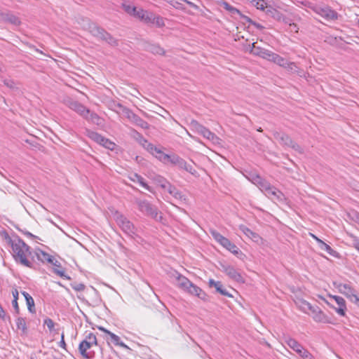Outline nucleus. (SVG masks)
<instances>
[{"label": "nucleus", "mask_w": 359, "mask_h": 359, "mask_svg": "<svg viewBox=\"0 0 359 359\" xmlns=\"http://www.w3.org/2000/svg\"><path fill=\"white\" fill-rule=\"evenodd\" d=\"M145 11H144L142 8H140L139 10L136 9V11L135 12V13L133 14V16L142 20V18H144V14Z\"/></svg>", "instance_id": "052dcab7"}, {"label": "nucleus", "mask_w": 359, "mask_h": 359, "mask_svg": "<svg viewBox=\"0 0 359 359\" xmlns=\"http://www.w3.org/2000/svg\"><path fill=\"white\" fill-rule=\"evenodd\" d=\"M161 187L163 189H167L168 191L176 198L181 199L182 198V194L172 185L166 182L165 179L162 178L159 181Z\"/></svg>", "instance_id": "f3484780"}, {"label": "nucleus", "mask_w": 359, "mask_h": 359, "mask_svg": "<svg viewBox=\"0 0 359 359\" xmlns=\"http://www.w3.org/2000/svg\"><path fill=\"white\" fill-rule=\"evenodd\" d=\"M285 343L287 345L297 353L299 355L302 354V353L305 350V348L294 339L288 337L285 339Z\"/></svg>", "instance_id": "aec40b11"}, {"label": "nucleus", "mask_w": 359, "mask_h": 359, "mask_svg": "<svg viewBox=\"0 0 359 359\" xmlns=\"http://www.w3.org/2000/svg\"><path fill=\"white\" fill-rule=\"evenodd\" d=\"M86 135L98 144H100L101 141H103V136L89 129H86Z\"/></svg>", "instance_id": "7c9ffc66"}, {"label": "nucleus", "mask_w": 359, "mask_h": 359, "mask_svg": "<svg viewBox=\"0 0 359 359\" xmlns=\"http://www.w3.org/2000/svg\"><path fill=\"white\" fill-rule=\"evenodd\" d=\"M152 24H156L158 27H162L165 25L163 18L156 15L154 20L152 21Z\"/></svg>", "instance_id": "4d7b16f0"}, {"label": "nucleus", "mask_w": 359, "mask_h": 359, "mask_svg": "<svg viewBox=\"0 0 359 359\" xmlns=\"http://www.w3.org/2000/svg\"><path fill=\"white\" fill-rule=\"evenodd\" d=\"M313 315V318L316 322L325 323L327 322V316L322 311V310L318 306H312L311 309L309 310Z\"/></svg>", "instance_id": "4468645a"}, {"label": "nucleus", "mask_w": 359, "mask_h": 359, "mask_svg": "<svg viewBox=\"0 0 359 359\" xmlns=\"http://www.w3.org/2000/svg\"><path fill=\"white\" fill-rule=\"evenodd\" d=\"M168 154H165L162 151H161L159 149H157V151L155 152L154 156L157 158L160 161L163 162V163L166 164V158Z\"/></svg>", "instance_id": "a19ab883"}, {"label": "nucleus", "mask_w": 359, "mask_h": 359, "mask_svg": "<svg viewBox=\"0 0 359 359\" xmlns=\"http://www.w3.org/2000/svg\"><path fill=\"white\" fill-rule=\"evenodd\" d=\"M222 271H224L231 279L238 282L244 283L241 274L231 265H222Z\"/></svg>", "instance_id": "423d86ee"}, {"label": "nucleus", "mask_w": 359, "mask_h": 359, "mask_svg": "<svg viewBox=\"0 0 359 359\" xmlns=\"http://www.w3.org/2000/svg\"><path fill=\"white\" fill-rule=\"evenodd\" d=\"M0 20L15 26H20L21 25L20 19L11 11L0 13Z\"/></svg>", "instance_id": "0eeeda50"}, {"label": "nucleus", "mask_w": 359, "mask_h": 359, "mask_svg": "<svg viewBox=\"0 0 359 359\" xmlns=\"http://www.w3.org/2000/svg\"><path fill=\"white\" fill-rule=\"evenodd\" d=\"M203 136L205 138L212 141L215 144L219 143V138L215 133L209 130L208 128L206 129V130L204 131Z\"/></svg>", "instance_id": "c9c22d12"}, {"label": "nucleus", "mask_w": 359, "mask_h": 359, "mask_svg": "<svg viewBox=\"0 0 359 359\" xmlns=\"http://www.w3.org/2000/svg\"><path fill=\"white\" fill-rule=\"evenodd\" d=\"M154 19L155 15L146 11L142 20L144 21L146 23H152V21L154 20Z\"/></svg>", "instance_id": "c03bdc74"}, {"label": "nucleus", "mask_w": 359, "mask_h": 359, "mask_svg": "<svg viewBox=\"0 0 359 359\" xmlns=\"http://www.w3.org/2000/svg\"><path fill=\"white\" fill-rule=\"evenodd\" d=\"M317 12L327 20H336L338 19V13L330 7L319 8Z\"/></svg>", "instance_id": "9d476101"}, {"label": "nucleus", "mask_w": 359, "mask_h": 359, "mask_svg": "<svg viewBox=\"0 0 359 359\" xmlns=\"http://www.w3.org/2000/svg\"><path fill=\"white\" fill-rule=\"evenodd\" d=\"M348 216L352 221L359 224V212L358 211L352 210L348 213Z\"/></svg>", "instance_id": "de8ad7c7"}, {"label": "nucleus", "mask_w": 359, "mask_h": 359, "mask_svg": "<svg viewBox=\"0 0 359 359\" xmlns=\"http://www.w3.org/2000/svg\"><path fill=\"white\" fill-rule=\"evenodd\" d=\"M16 326L18 330H21L22 334H26L27 333L26 320L24 318L19 317L17 318Z\"/></svg>", "instance_id": "2f4dec72"}, {"label": "nucleus", "mask_w": 359, "mask_h": 359, "mask_svg": "<svg viewBox=\"0 0 359 359\" xmlns=\"http://www.w3.org/2000/svg\"><path fill=\"white\" fill-rule=\"evenodd\" d=\"M222 246L229 250L234 255L238 254V247L231 243L227 238L224 237L222 241L219 243Z\"/></svg>", "instance_id": "b1692460"}, {"label": "nucleus", "mask_w": 359, "mask_h": 359, "mask_svg": "<svg viewBox=\"0 0 359 359\" xmlns=\"http://www.w3.org/2000/svg\"><path fill=\"white\" fill-rule=\"evenodd\" d=\"M297 306L304 313H308L309 310L311 309V304L304 299H299L296 302Z\"/></svg>", "instance_id": "473e14b6"}, {"label": "nucleus", "mask_w": 359, "mask_h": 359, "mask_svg": "<svg viewBox=\"0 0 359 359\" xmlns=\"http://www.w3.org/2000/svg\"><path fill=\"white\" fill-rule=\"evenodd\" d=\"M179 157H180L179 156H177V154H172L170 155L168 154L167 156V158H166V164L170 163L173 165H175L176 162Z\"/></svg>", "instance_id": "8fccbe9b"}, {"label": "nucleus", "mask_w": 359, "mask_h": 359, "mask_svg": "<svg viewBox=\"0 0 359 359\" xmlns=\"http://www.w3.org/2000/svg\"><path fill=\"white\" fill-rule=\"evenodd\" d=\"M337 287L341 294H344L351 301L353 300V297L357 294L356 290L349 284L339 283L337 285Z\"/></svg>", "instance_id": "9b49d317"}, {"label": "nucleus", "mask_w": 359, "mask_h": 359, "mask_svg": "<svg viewBox=\"0 0 359 359\" xmlns=\"http://www.w3.org/2000/svg\"><path fill=\"white\" fill-rule=\"evenodd\" d=\"M176 285L178 287L186 291L189 286H191V282L185 276L177 273Z\"/></svg>", "instance_id": "4be33fe9"}, {"label": "nucleus", "mask_w": 359, "mask_h": 359, "mask_svg": "<svg viewBox=\"0 0 359 359\" xmlns=\"http://www.w3.org/2000/svg\"><path fill=\"white\" fill-rule=\"evenodd\" d=\"M93 344L87 342V341H82L79 346V350L81 355L86 359H91L94 356V352L88 351L92 347Z\"/></svg>", "instance_id": "f8f14e48"}, {"label": "nucleus", "mask_w": 359, "mask_h": 359, "mask_svg": "<svg viewBox=\"0 0 359 359\" xmlns=\"http://www.w3.org/2000/svg\"><path fill=\"white\" fill-rule=\"evenodd\" d=\"M84 118L88 121L102 128L104 126L105 121L103 118L98 116L97 114H84Z\"/></svg>", "instance_id": "dca6fc26"}, {"label": "nucleus", "mask_w": 359, "mask_h": 359, "mask_svg": "<svg viewBox=\"0 0 359 359\" xmlns=\"http://www.w3.org/2000/svg\"><path fill=\"white\" fill-rule=\"evenodd\" d=\"M210 232L212 238L219 243H220L224 238V236H223L222 234H220L218 231H217L215 229H210Z\"/></svg>", "instance_id": "a18cd8bd"}, {"label": "nucleus", "mask_w": 359, "mask_h": 359, "mask_svg": "<svg viewBox=\"0 0 359 359\" xmlns=\"http://www.w3.org/2000/svg\"><path fill=\"white\" fill-rule=\"evenodd\" d=\"M127 115V118L131 122L134 123L138 126H140L142 128H147L148 123L141 119L137 114H126Z\"/></svg>", "instance_id": "5701e85b"}, {"label": "nucleus", "mask_w": 359, "mask_h": 359, "mask_svg": "<svg viewBox=\"0 0 359 359\" xmlns=\"http://www.w3.org/2000/svg\"><path fill=\"white\" fill-rule=\"evenodd\" d=\"M210 287H214L217 292L222 295L232 297V295L223 287L220 281H215L213 279H210L208 282Z\"/></svg>", "instance_id": "6ab92c4d"}, {"label": "nucleus", "mask_w": 359, "mask_h": 359, "mask_svg": "<svg viewBox=\"0 0 359 359\" xmlns=\"http://www.w3.org/2000/svg\"><path fill=\"white\" fill-rule=\"evenodd\" d=\"M100 144L111 151L114 150L116 147L115 143L104 137H103V141H101Z\"/></svg>", "instance_id": "58836bf2"}, {"label": "nucleus", "mask_w": 359, "mask_h": 359, "mask_svg": "<svg viewBox=\"0 0 359 359\" xmlns=\"http://www.w3.org/2000/svg\"><path fill=\"white\" fill-rule=\"evenodd\" d=\"M98 329L104 332V333H106L109 337L111 341L114 345L119 346L123 347L126 349H130L129 347L126 344H124L123 342H122L121 341V339L118 336H117L115 334L112 333L111 332L107 330V329H105L103 327H98Z\"/></svg>", "instance_id": "ddd939ff"}, {"label": "nucleus", "mask_w": 359, "mask_h": 359, "mask_svg": "<svg viewBox=\"0 0 359 359\" xmlns=\"http://www.w3.org/2000/svg\"><path fill=\"white\" fill-rule=\"evenodd\" d=\"M186 292L192 295H195L203 300H206L207 294L198 286L191 283V286H189Z\"/></svg>", "instance_id": "412c9836"}, {"label": "nucleus", "mask_w": 359, "mask_h": 359, "mask_svg": "<svg viewBox=\"0 0 359 359\" xmlns=\"http://www.w3.org/2000/svg\"><path fill=\"white\" fill-rule=\"evenodd\" d=\"M22 294L25 299L29 311L32 313H36L34 308V301L32 297L25 291L22 292Z\"/></svg>", "instance_id": "a878e982"}, {"label": "nucleus", "mask_w": 359, "mask_h": 359, "mask_svg": "<svg viewBox=\"0 0 359 359\" xmlns=\"http://www.w3.org/2000/svg\"><path fill=\"white\" fill-rule=\"evenodd\" d=\"M147 50L154 53V54H158V55H164L165 50L163 48L159 46L158 45L156 44H150L147 46Z\"/></svg>", "instance_id": "f704fd0d"}, {"label": "nucleus", "mask_w": 359, "mask_h": 359, "mask_svg": "<svg viewBox=\"0 0 359 359\" xmlns=\"http://www.w3.org/2000/svg\"><path fill=\"white\" fill-rule=\"evenodd\" d=\"M272 133L274 139L277 140L278 143L283 147H288L289 145L291 144L292 140L286 133L276 130H274Z\"/></svg>", "instance_id": "1a4fd4ad"}, {"label": "nucleus", "mask_w": 359, "mask_h": 359, "mask_svg": "<svg viewBox=\"0 0 359 359\" xmlns=\"http://www.w3.org/2000/svg\"><path fill=\"white\" fill-rule=\"evenodd\" d=\"M330 297L335 301L336 304H337V307L332 305L328 302H326V303L330 307L333 308L339 316H344L346 315V305L344 299L341 297L336 295H330Z\"/></svg>", "instance_id": "20e7f679"}, {"label": "nucleus", "mask_w": 359, "mask_h": 359, "mask_svg": "<svg viewBox=\"0 0 359 359\" xmlns=\"http://www.w3.org/2000/svg\"><path fill=\"white\" fill-rule=\"evenodd\" d=\"M263 178L259 175H255L252 176L251 181L253 184L259 187Z\"/></svg>", "instance_id": "13d9d810"}, {"label": "nucleus", "mask_w": 359, "mask_h": 359, "mask_svg": "<svg viewBox=\"0 0 359 359\" xmlns=\"http://www.w3.org/2000/svg\"><path fill=\"white\" fill-rule=\"evenodd\" d=\"M88 29L93 36L102 41H105L107 38L106 35L109 34V32H107L104 28L93 22L89 24Z\"/></svg>", "instance_id": "39448f33"}, {"label": "nucleus", "mask_w": 359, "mask_h": 359, "mask_svg": "<svg viewBox=\"0 0 359 359\" xmlns=\"http://www.w3.org/2000/svg\"><path fill=\"white\" fill-rule=\"evenodd\" d=\"M0 318L4 320H5L6 318H7L6 312L1 305H0ZM8 318L10 319V317L8 316Z\"/></svg>", "instance_id": "0e129e2a"}, {"label": "nucleus", "mask_w": 359, "mask_h": 359, "mask_svg": "<svg viewBox=\"0 0 359 359\" xmlns=\"http://www.w3.org/2000/svg\"><path fill=\"white\" fill-rule=\"evenodd\" d=\"M12 304H13V306L14 308V310H15V313L17 314H18L19 312H20V309H19V306H18V301L13 300Z\"/></svg>", "instance_id": "774afa93"}, {"label": "nucleus", "mask_w": 359, "mask_h": 359, "mask_svg": "<svg viewBox=\"0 0 359 359\" xmlns=\"http://www.w3.org/2000/svg\"><path fill=\"white\" fill-rule=\"evenodd\" d=\"M122 8L125 12H126L128 14L130 15H133V14L136 11V7L129 4H123Z\"/></svg>", "instance_id": "49530a36"}, {"label": "nucleus", "mask_w": 359, "mask_h": 359, "mask_svg": "<svg viewBox=\"0 0 359 359\" xmlns=\"http://www.w3.org/2000/svg\"><path fill=\"white\" fill-rule=\"evenodd\" d=\"M53 271L60 277H62L67 280L71 279V278L69 276L65 274V270L64 268L62 267L60 264V266H54V268L53 269Z\"/></svg>", "instance_id": "4c0bfd02"}, {"label": "nucleus", "mask_w": 359, "mask_h": 359, "mask_svg": "<svg viewBox=\"0 0 359 359\" xmlns=\"http://www.w3.org/2000/svg\"><path fill=\"white\" fill-rule=\"evenodd\" d=\"M250 53L254 55L269 60L273 52L260 46H256V43H253L251 46Z\"/></svg>", "instance_id": "6e6552de"}, {"label": "nucleus", "mask_w": 359, "mask_h": 359, "mask_svg": "<svg viewBox=\"0 0 359 359\" xmlns=\"http://www.w3.org/2000/svg\"><path fill=\"white\" fill-rule=\"evenodd\" d=\"M222 5L224 9L229 11L231 13L241 15V11L236 8L230 5L229 3L224 1L222 2Z\"/></svg>", "instance_id": "ea45409f"}, {"label": "nucleus", "mask_w": 359, "mask_h": 359, "mask_svg": "<svg viewBox=\"0 0 359 359\" xmlns=\"http://www.w3.org/2000/svg\"><path fill=\"white\" fill-rule=\"evenodd\" d=\"M144 148H145L148 151H149L152 155L155 154V152L157 151L158 148L156 147L154 144L148 142L147 141V143H145V146H143Z\"/></svg>", "instance_id": "864d4df0"}, {"label": "nucleus", "mask_w": 359, "mask_h": 359, "mask_svg": "<svg viewBox=\"0 0 359 359\" xmlns=\"http://www.w3.org/2000/svg\"><path fill=\"white\" fill-rule=\"evenodd\" d=\"M114 217L118 226L127 236L133 239L138 236L137 228L126 217L116 211L114 214Z\"/></svg>", "instance_id": "f03ea898"}, {"label": "nucleus", "mask_w": 359, "mask_h": 359, "mask_svg": "<svg viewBox=\"0 0 359 359\" xmlns=\"http://www.w3.org/2000/svg\"><path fill=\"white\" fill-rule=\"evenodd\" d=\"M4 84L10 88H15V83L13 81L6 80L4 81Z\"/></svg>", "instance_id": "69168bd1"}, {"label": "nucleus", "mask_w": 359, "mask_h": 359, "mask_svg": "<svg viewBox=\"0 0 359 359\" xmlns=\"http://www.w3.org/2000/svg\"><path fill=\"white\" fill-rule=\"evenodd\" d=\"M83 341H87L91 344L97 345V338L96 336L93 333H89Z\"/></svg>", "instance_id": "603ef678"}, {"label": "nucleus", "mask_w": 359, "mask_h": 359, "mask_svg": "<svg viewBox=\"0 0 359 359\" xmlns=\"http://www.w3.org/2000/svg\"><path fill=\"white\" fill-rule=\"evenodd\" d=\"M264 194L271 200L282 201L284 199L283 194L273 186H271Z\"/></svg>", "instance_id": "a211bd4d"}, {"label": "nucleus", "mask_w": 359, "mask_h": 359, "mask_svg": "<svg viewBox=\"0 0 359 359\" xmlns=\"http://www.w3.org/2000/svg\"><path fill=\"white\" fill-rule=\"evenodd\" d=\"M240 230L245 234L248 237L252 238V240L257 241L259 238V236L257 233L253 232L252 230H250L249 228L244 225H241L239 226Z\"/></svg>", "instance_id": "c756f323"}, {"label": "nucleus", "mask_w": 359, "mask_h": 359, "mask_svg": "<svg viewBox=\"0 0 359 359\" xmlns=\"http://www.w3.org/2000/svg\"><path fill=\"white\" fill-rule=\"evenodd\" d=\"M133 136L141 145L145 146V143H147V140L144 139L140 133L133 130Z\"/></svg>", "instance_id": "37998d69"}, {"label": "nucleus", "mask_w": 359, "mask_h": 359, "mask_svg": "<svg viewBox=\"0 0 359 359\" xmlns=\"http://www.w3.org/2000/svg\"><path fill=\"white\" fill-rule=\"evenodd\" d=\"M137 205L140 210L147 215L151 217L156 221L161 222L163 219V217L158 212L157 208L148 201H140L137 202Z\"/></svg>", "instance_id": "7ed1b4c3"}, {"label": "nucleus", "mask_w": 359, "mask_h": 359, "mask_svg": "<svg viewBox=\"0 0 359 359\" xmlns=\"http://www.w3.org/2000/svg\"><path fill=\"white\" fill-rule=\"evenodd\" d=\"M202 126L201 124H200L196 120H191L190 123V127L191 129L196 133L198 132L199 129Z\"/></svg>", "instance_id": "5fc2aeb1"}, {"label": "nucleus", "mask_w": 359, "mask_h": 359, "mask_svg": "<svg viewBox=\"0 0 359 359\" xmlns=\"http://www.w3.org/2000/svg\"><path fill=\"white\" fill-rule=\"evenodd\" d=\"M266 2L264 0H257L253 5L256 6L257 9H259L261 11H265L266 9V13L271 12L272 8L271 7H267L266 5Z\"/></svg>", "instance_id": "e433bc0d"}, {"label": "nucleus", "mask_w": 359, "mask_h": 359, "mask_svg": "<svg viewBox=\"0 0 359 359\" xmlns=\"http://www.w3.org/2000/svg\"><path fill=\"white\" fill-rule=\"evenodd\" d=\"M106 36L107 38L104 42L113 47L117 46L118 45V41L115 39L111 34L109 33V34Z\"/></svg>", "instance_id": "79ce46f5"}, {"label": "nucleus", "mask_w": 359, "mask_h": 359, "mask_svg": "<svg viewBox=\"0 0 359 359\" xmlns=\"http://www.w3.org/2000/svg\"><path fill=\"white\" fill-rule=\"evenodd\" d=\"M238 15L240 16V18L243 20L248 22L250 25H252V23L253 22V20L251 18H250L249 17L243 15L241 12V15Z\"/></svg>", "instance_id": "e2e57ef3"}, {"label": "nucleus", "mask_w": 359, "mask_h": 359, "mask_svg": "<svg viewBox=\"0 0 359 359\" xmlns=\"http://www.w3.org/2000/svg\"><path fill=\"white\" fill-rule=\"evenodd\" d=\"M318 247L321 250L325 251L329 255L334 257H337V252L333 249H332V248L329 245H327L323 241L320 242V243L318 244Z\"/></svg>", "instance_id": "72a5a7b5"}, {"label": "nucleus", "mask_w": 359, "mask_h": 359, "mask_svg": "<svg viewBox=\"0 0 359 359\" xmlns=\"http://www.w3.org/2000/svg\"><path fill=\"white\" fill-rule=\"evenodd\" d=\"M9 243L11 245L13 252V256L15 262L25 266L32 268V263L27 257V255H31L30 247L21 238H18L17 241L13 242L9 238Z\"/></svg>", "instance_id": "f257e3e1"}, {"label": "nucleus", "mask_w": 359, "mask_h": 359, "mask_svg": "<svg viewBox=\"0 0 359 359\" xmlns=\"http://www.w3.org/2000/svg\"><path fill=\"white\" fill-rule=\"evenodd\" d=\"M129 179L133 182H137L142 187L149 191H151L150 187L144 182V178L137 173H132L129 176Z\"/></svg>", "instance_id": "cd10ccee"}, {"label": "nucleus", "mask_w": 359, "mask_h": 359, "mask_svg": "<svg viewBox=\"0 0 359 359\" xmlns=\"http://www.w3.org/2000/svg\"><path fill=\"white\" fill-rule=\"evenodd\" d=\"M44 325H46L50 331H52L54 328V322L50 318H46L44 320Z\"/></svg>", "instance_id": "bf43d9fd"}, {"label": "nucleus", "mask_w": 359, "mask_h": 359, "mask_svg": "<svg viewBox=\"0 0 359 359\" xmlns=\"http://www.w3.org/2000/svg\"><path fill=\"white\" fill-rule=\"evenodd\" d=\"M284 67L289 70L293 71L294 68H296L297 67L294 62H290L287 61V65H286V67Z\"/></svg>", "instance_id": "338daca9"}, {"label": "nucleus", "mask_w": 359, "mask_h": 359, "mask_svg": "<svg viewBox=\"0 0 359 359\" xmlns=\"http://www.w3.org/2000/svg\"><path fill=\"white\" fill-rule=\"evenodd\" d=\"M271 186L268 181L263 179L258 187L262 192L265 193Z\"/></svg>", "instance_id": "09e8293b"}, {"label": "nucleus", "mask_w": 359, "mask_h": 359, "mask_svg": "<svg viewBox=\"0 0 359 359\" xmlns=\"http://www.w3.org/2000/svg\"><path fill=\"white\" fill-rule=\"evenodd\" d=\"M269 61L273 62L283 67H286V65H287V60L285 58L273 52L271 55V57Z\"/></svg>", "instance_id": "393cba45"}, {"label": "nucleus", "mask_w": 359, "mask_h": 359, "mask_svg": "<svg viewBox=\"0 0 359 359\" xmlns=\"http://www.w3.org/2000/svg\"><path fill=\"white\" fill-rule=\"evenodd\" d=\"M36 257L41 262H47L48 263L52 264L54 266H60V262L54 259V257L50 255L48 253L39 250L38 252L36 253Z\"/></svg>", "instance_id": "2eb2a0df"}, {"label": "nucleus", "mask_w": 359, "mask_h": 359, "mask_svg": "<svg viewBox=\"0 0 359 359\" xmlns=\"http://www.w3.org/2000/svg\"><path fill=\"white\" fill-rule=\"evenodd\" d=\"M69 107L72 110H74L76 112H90L88 109H86L83 105L76 101H70Z\"/></svg>", "instance_id": "c85d7f7f"}, {"label": "nucleus", "mask_w": 359, "mask_h": 359, "mask_svg": "<svg viewBox=\"0 0 359 359\" xmlns=\"http://www.w3.org/2000/svg\"><path fill=\"white\" fill-rule=\"evenodd\" d=\"M299 355L304 359H314L313 355L306 349H305Z\"/></svg>", "instance_id": "680f3d73"}, {"label": "nucleus", "mask_w": 359, "mask_h": 359, "mask_svg": "<svg viewBox=\"0 0 359 359\" xmlns=\"http://www.w3.org/2000/svg\"><path fill=\"white\" fill-rule=\"evenodd\" d=\"M175 165L177 166L179 168L184 169L191 174H193L194 172L195 171L192 165L187 164L186 161L181 157L178 158Z\"/></svg>", "instance_id": "bb28decb"}, {"label": "nucleus", "mask_w": 359, "mask_h": 359, "mask_svg": "<svg viewBox=\"0 0 359 359\" xmlns=\"http://www.w3.org/2000/svg\"><path fill=\"white\" fill-rule=\"evenodd\" d=\"M70 285L74 290L79 292L83 291L86 288V285L83 283H72Z\"/></svg>", "instance_id": "3c124183"}, {"label": "nucleus", "mask_w": 359, "mask_h": 359, "mask_svg": "<svg viewBox=\"0 0 359 359\" xmlns=\"http://www.w3.org/2000/svg\"><path fill=\"white\" fill-rule=\"evenodd\" d=\"M288 147L293 149L294 151H297L299 154L304 153V149L294 141L292 140L291 144L289 145Z\"/></svg>", "instance_id": "6e6d98bb"}]
</instances>
